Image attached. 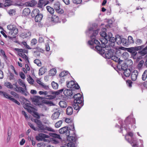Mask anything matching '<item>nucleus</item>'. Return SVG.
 <instances>
[{
	"label": "nucleus",
	"instance_id": "nucleus-1",
	"mask_svg": "<svg viewBox=\"0 0 147 147\" xmlns=\"http://www.w3.org/2000/svg\"><path fill=\"white\" fill-rule=\"evenodd\" d=\"M69 127H64L59 130L60 134H65L68 140L70 141L76 142L77 139L76 137L75 131L73 122L71 123Z\"/></svg>",
	"mask_w": 147,
	"mask_h": 147
},
{
	"label": "nucleus",
	"instance_id": "nucleus-2",
	"mask_svg": "<svg viewBox=\"0 0 147 147\" xmlns=\"http://www.w3.org/2000/svg\"><path fill=\"white\" fill-rule=\"evenodd\" d=\"M34 122L36 123L37 127L40 129L42 130H46L50 131L55 132V130L52 129L51 127H48L46 126L45 127L42 122L40 120L37 119H34Z\"/></svg>",
	"mask_w": 147,
	"mask_h": 147
},
{
	"label": "nucleus",
	"instance_id": "nucleus-3",
	"mask_svg": "<svg viewBox=\"0 0 147 147\" xmlns=\"http://www.w3.org/2000/svg\"><path fill=\"white\" fill-rule=\"evenodd\" d=\"M98 30H95L93 31L92 35L90 36L91 40L88 41V44L90 45H94V44L96 45H100V43L99 41L96 40V36L98 34Z\"/></svg>",
	"mask_w": 147,
	"mask_h": 147
},
{
	"label": "nucleus",
	"instance_id": "nucleus-4",
	"mask_svg": "<svg viewBox=\"0 0 147 147\" xmlns=\"http://www.w3.org/2000/svg\"><path fill=\"white\" fill-rule=\"evenodd\" d=\"M66 85L67 88L75 90L79 89L80 88L78 84L77 83H75L74 81L73 80H71L69 82L67 81Z\"/></svg>",
	"mask_w": 147,
	"mask_h": 147
},
{
	"label": "nucleus",
	"instance_id": "nucleus-5",
	"mask_svg": "<svg viewBox=\"0 0 147 147\" xmlns=\"http://www.w3.org/2000/svg\"><path fill=\"white\" fill-rule=\"evenodd\" d=\"M144 47V45H142L141 46L137 47L136 48L131 47L129 48L128 49L127 51L131 53L133 55H136L137 53L136 51L141 50Z\"/></svg>",
	"mask_w": 147,
	"mask_h": 147
},
{
	"label": "nucleus",
	"instance_id": "nucleus-6",
	"mask_svg": "<svg viewBox=\"0 0 147 147\" xmlns=\"http://www.w3.org/2000/svg\"><path fill=\"white\" fill-rule=\"evenodd\" d=\"M74 102L73 106L74 109L76 110H78L83 106V103H81V101L80 100H74Z\"/></svg>",
	"mask_w": 147,
	"mask_h": 147
},
{
	"label": "nucleus",
	"instance_id": "nucleus-7",
	"mask_svg": "<svg viewBox=\"0 0 147 147\" xmlns=\"http://www.w3.org/2000/svg\"><path fill=\"white\" fill-rule=\"evenodd\" d=\"M60 3L57 1L54 4V7L56 11L58 13L62 14L63 13V10L60 8Z\"/></svg>",
	"mask_w": 147,
	"mask_h": 147
},
{
	"label": "nucleus",
	"instance_id": "nucleus-8",
	"mask_svg": "<svg viewBox=\"0 0 147 147\" xmlns=\"http://www.w3.org/2000/svg\"><path fill=\"white\" fill-rule=\"evenodd\" d=\"M109 36L107 38L108 40H109L110 42L109 43L110 46L111 45L112 46H114L116 41L115 38L112 37V35L111 33H109Z\"/></svg>",
	"mask_w": 147,
	"mask_h": 147
},
{
	"label": "nucleus",
	"instance_id": "nucleus-9",
	"mask_svg": "<svg viewBox=\"0 0 147 147\" xmlns=\"http://www.w3.org/2000/svg\"><path fill=\"white\" fill-rule=\"evenodd\" d=\"M75 90L73 89H66L63 91V94L66 96H71L74 94Z\"/></svg>",
	"mask_w": 147,
	"mask_h": 147
},
{
	"label": "nucleus",
	"instance_id": "nucleus-10",
	"mask_svg": "<svg viewBox=\"0 0 147 147\" xmlns=\"http://www.w3.org/2000/svg\"><path fill=\"white\" fill-rule=\"evenodd\" d=\"M114 50L112 49H110L109 50L107 51L105 54V57L108 59H109L112 58L114 55Z\"/></svg>",
	"mask_w": 147,
	"mask_h": 147
},
{
	"label": "nucleus",
	"instance_id": "nucleus-11",
	"mask_svg": "<svg viewBox=\"0 0 147 147\" xmlns=\"http://www.w3.org/2000/svg\"><path fill=\"white\" fill-rule=\"evenodd\" d=\"M31 35V32L28 30H26L25 31L20 34V36L23 38H27Z\"/></svg>",
	"mask_w": 147,
	"mask_h": 147
},
{
	"label": "nucleus",
	"instance_id": "nucleus-12",
	"mask_svg": "<svg viewBox=\"0 0 147 147\" xmlns=\"http://www.w3.org/2000/svg\"><path fill=\"white\" fill-rule=\"evenodd\" d=\"M49 3L48 1L46 0H39L38 1V7L42 8L43 6H44Z\"/></svg>",
	"mask_w": 147,
	"mask_h": 147
},
{
	"label": "nucleus",
	"instance_id": "nucleus-13",
	"mask_svg": "<svg viewBox=\"0 0 147 147\" xmlns=\"http://www.w3.org/2000/svg\"><path fill=\"white\" fill-rule=\"evenodd\" d=\"M138 74V72L137 71L135 70L132 72L131 74V78L133 81H135L137 77Z\"/></svg>",
	"mask_w": 147,
	"mask_h": 147
},
{
	"label": "nucleus",
	"instance_id": "nucleus-14",
	"mask_svg": "<svg viewBox=\"0 0 147 147\" xmlns=\"http://www.w3.org/2000/svg\"><path fill=\"white\" fill-rule=\"evenodd\" d=\"M73 95V98L74 99V100H80L81 101V103H83V101L82 100V96L79 93L75 94V93Z\"/></svg>",
	"mask_w": 147,
	"mask_h": 147
},
{
	"label": "nucleus",
	"instance_id": "nucleus-15",
	"mask_svg": "<svg viewBox=\"0 0 147 147\" xmlns=\"http://www.w3.org/2000/svg\"><path fill=\"white\" fill-rule=\"evenodd\" d=\"M107 38H102L100 40L101 42V45L102 46L103 48H105L106 47V44L108 42Z\"/></svg>",
	"mask_w": 147,
	"mask_h": 147
},
{
	"label": "nucleus",
	"instance_id": "nucleus-16",
	"mask_svg": "<svg viewBox=\"0 0 147 147\" xmlns=\"http://www.w3.org/2000/svg\"><path fill=\"white\" fill-rule=\"evenodd\" d=\"M37 3V1L34 0H32L25 3V4L26 5H28L29 6L33 7L35 6Z\"/></svg>",
	"mask_w": 147,
	"mask_h": 147
},
{
	"label": "nucleus",
	"instance_id": "nucleus-17",
	"mask_svg": "<svg viewBox=\"0 0 147 147\" xmlns=\"http://www.w3.org/2000/svg\"><path fill=\"white\" fill-rule=\"evenodd\" d=\"M51 19V22L53 23H57L59 21V17L55 15H53Z\"/></svg>",
	"mask_w": 147,
	"mask_h": 147
},
{
	"label": "nucleus",
	"instance_id": "nucleus-18",
	"mask_svg": "<svg viewBox=\"0 0 147 147\" xmlns=\"http://www.w3.org/2000/svg\"><path fill=\"white\" fill-rule=\"evenodd\" d=\"M43 17V15L40 13L36 14L35 16V21L36 22H40L42 19Z\"/></svg>",
	"mask_w": 147,
	"mask_h": 147
},
{
	"label": "nucleus",
	"instance_id": "nucleus-19",
	"mask_svg": "<svg viewBox=\"0 0 147 147\" xmlns=\"http://www.w3.org/2000/svg\"><path fill=\"white\" fill-rule=\"evenodd\" d=\"M104 48L102 47V46L101 45V46L99 45H97L95 46L96 49L102 54L105 53V51L104 49Z\"/></svg>",
	"mask_w": 147,
	"mask_h": 147
},
{
	"label": "nucleus",
	"instance_id": "nucleus-20",
	"mask_svg": "<svg viewBox=\"0 0 147 147\" xmlns=\"http://www.w3.org/2000/svg\"><path fill=\"white\" fill-rule=\"evenodd\" d=\"M45 134L40 133L38 134V135L36 136L35 137L36 140L38 141H42L43 140V139L45 138L44 136Z\"/></svg>",
	"mask_w": 147,
	"mask_h": 147
},
{
	"label": "nucleus",
	"instance_id": "nucleus-21",
	"mask_svg": "<svg viewBox=\"0 0 147 147\" xmlns=\"http://www.w3.org/2000/svg\"><path fill=\"white\" fill-rule=\"evenodd\" d=\"M47 68L44 67H41L39 70V75L41 76L43 75L47 71Z\"/></svg>",
	"mask_w": 147,
	"mask_h": 147
},
{
	"label": "nucleus",
	"instance_id": "nucleus-22",
	"mask_svg": "<svg viewBox=\"0 0 147 147\" xmlns=\"http://www.w3.org/2000/svg\"><path fill=\"white\" fill-rule=\"evenodd\" d=\"M39 13L40 11L38 9H34L31 13V16L32 18L35 17L36 15L38 14Z\"/></svg>",
	"mask_w": 147,
	"mask_h": 147
},
{
	"label": "nucleus",
	"instance_id": "nucleus-23",
	"mask_svg": "<svg viewBox=\"0 0 147 147\" xmlns=\"http://www.w3.org/2000/svg\"><path fill=\"white\" fill-rule=\"evenodd\" d=\"M30 13V10L29 8H25L23 12V15L24 16L28 15Z\"/></svg>",
	"mask_w": 147,
	"mask_h": 147
},
{
	"label": "nucleus",
	"instance_id": "nucleus-24",
	"mask_svg": "<svg viewBox=\"0 0 147 147\" xmlns=\"http://www.w3.org/2000/svg\"><path fill=\"white\" fill-rule=\"evenodd\" d=\"M60 113L59 111L55 112L52 116V118L53 119H56L58 118L59 117Z\"/></svg>",
	"mask_w": 147,
	"mask_h": 147
},
{
	"label": "nucleus",
	"instance_id": "nucleus-25",
	"mask_svg": "<svg viewBox=\"0 0 147 147\" xmlns=\"http://www.w3.org/2000/svg\"><path fill=\"white\" fill-rule=\"evenodd\" d=\"M131 71L129 69H126L123 72V74L124 76L126 77H128L131 74Z\"/></svg>",
	"mask_w": 147,
	"mask_h": 147
},
{
	"label": "nucleus",
	"instance_id": "nucleus-26",
	"mask_svg": "<svg viewBox=\"0 0 147 147\" xmlns=\"http://www.w3.org/2000/svg\"><path fill=\"white\" fill-rule=\"evenodd\" d=\"M0 94H2L5 97L9 99L10 100H11V98H12L11 97V96L9 95L7 93L5 92L0 91Z\"/></svg>",
	"mask_w": 147,
	"mask_h": 147
},
{
	"label": "nucleus",
	"instance_id": "nucleus-27",
	"mask_svg": "<svg viewBox=\"0 0 147 147\" xmlns=\"http://www.w3.org/2000/svg\"><path fill=\"white\" fill-rule=\"evenodd\" d=\"M73 108L71 107H68L66 110V114L68 115H71L73 113Z\"/></svg>",
	"mask_w": 147,
	"mask_h": 147
},
{
	"label": "nucleus",
	"instance_id": "nucleus-28",
	"mask_svg": "<svg viewBox=\"0 0 147 147\" xmlns=\"http://www.w3.org/2000/svg\"><path fill=\"white\" fill-rule=\"evenodd\" d=\"M59 106L62 108H65L67 107V104L65 101H61L59 103Z\"/></svg>",
	"mask_w": 147,
	"mask_h": 147
},
{
	"label": "nucleus",
	"instance_id": "nucleus-29",
	"mask_svg": "<svg viewBox=\"0 0 147 147\" xmlns=\"http://www.w3.org/2000/svg\"><path fill=\"white\" fill-rule=\"evenodd\" d=\"M56 72V69L55 68H53L49 71V76H54L55 75Z\"/></svg>",
	"mask_w": 147,
	"mask_h": 147
},
{
	"label": "nucleus",
	"instance_id": "nucleus-30",
	"mask_svg": "<svg viewBox=\"0 0 147 147\" xmlns=\"http://www.w3.org/2000/svg\"><path fill=\"white\" fill-rule=\"evenodd\" d=\"M122 38L121 36L119 35L117 36H116L115 38V42L118 45L120 44L121 43Z\"/></svg>",
	"mask_w": 147,
	"mask_h": 147
},
{
	"label": "nucleus",
	"instance_id": "nucleus-31",
	"mask_svg": "<svg viewBox=\"0 0 147 147\" xmlns=\"http://www.w3.org/2000/svg\"><path fill=\"white\" fill-rule=\"evenodd\" d=\"M128 45L133 44L134 43V40L132 37L131 36H129L128 37Z\"/></svg>",
	"mask_w": 147,
	"mask_h": 147
},
{
	"label": "nucleus",
	"instance_id": "nucleus-32",
	"mask_svg": "<svg viewBox=\"0 0 147 147\" xmlns=\"http://www.w3.org/2000/svg\"><path fill=\"white\" fill-rule=\"evenodd\" d=\"M47 10L51 14H53L54 12V10L53 8L49 6H47L46 7Z\"/></svg>",
	"mask_w": 147,
	"mask_h": 147
},
{
	"label": "nucleus",
	"instance_id": "nucleus-33",
	"mask_svg": "<svg viewBox=\"0 0 147 147\" xmlns=\"http://www.w3.org/2000/svg\"><path fill=\"white\" fill-rule=\"evenodd\" d=\"M140 53L142 56H144L147 53V45L145 47L143 48L142 50L140 51Z\"/></svg>",
	"mask_w": 147,
	"mask_h": 147
},
{
	"label": "nucleus",
	"instance_id": "nucleus-34",
	"mask_svg": "<svg viewBox=\"0 0 147 147\" xmlns=\"http://www.w3.org/2000/svg\"><path fill=\"white\" fill-rule=\"evenodd\" d=\"M49 135L53 137L57 138L59 139H60L61 138L60 136L59 135L55 133H49Z\"/></svg>",
	"mask_w": 147,
	"mask_h": 147
},
{
	"label": "nucleus",
	"instance_id": "nucleus-35",
	"mask_svg": "<svg viewBox=\"0 0 147 147\" xmlns=\"http://www.w3.org/2000/svg\"><path fill=\"white\" fill-rule=\"evenodd\" d=\"M130 144L133 147H138L137 142L136 140H131Z\"/></svg>",
	"mask_w": 147,
	"mask_h": 147
},
{
	"label": "nucleus",
	"instance_id": "nucleus-36",
	"mask_svg": "<svg viewBox=\"0 0 147 147\" xmlns=\"http://www.w3.org/2000/svg\"><path fill=\"white\" fill-rule=\"evenodd\" d=\"M51 86L54 89H57L58 87V84L54 81H53L51 83Z\"/></svg>",
	"mask_w": 147,
	"mask_h": 147
},
{
	"label": "nucleus",
	"instance_id": "nucleus-37",
	"mask_svg": "<svg viewBox=\"0 0 147 147\" xmlns=\"http://www.w3.org/2000/svg\"><path fill=\"white\" fill-rule=\"evenodd\" d=\"M147 77V70H145L142 76V79L143 81L146 80Z\"/></svg>",
	"mask_w": 147,
	"mask_h": 147
},
{
	"label": "nucleus",
	"instance_id": "nucleus-38",
	"mask_svg": "<svg viewBox=\"0 0 147 147\" xmlns=\"http://www.w3.org/2000/svg\"><path fill=\"white\" fill-rule=\"evenodd\" d=\"M0 55L2 56L4 59H7V57L5 54V51L3 49H0Z\"/></svg>",
	"mask_w": 147,
	"mask_h": 147
},
{
	"label": "nucleus",
	"instance_id": "nucleus-39",
	"mask_svg": "<svg viewBox=\"0 0 147 147\" xmlns=\"http://www.w3.org/2000/svg\"><path fill=\"white\" fill-rule=\"evenodd\" d=\"M16 12V9H10L8 12V13L10 16H12Z\"/></svg>",
	"mask_w": 147,
	"mask_h": 147
},
{
	"label": "nucleus",
	"instance_id": "nucleus-40",
	"mask_svg": "<svg viewBox=\"0 0 147 147\" xmlns=\"http://www.w3.org/2000/svg\"><path fill=\"white\" fill-rule=\"evenodd\" d=\"M100 34L101 36L103 38H107L109 35V33L107 35L105 32L103 31L100 32Z\"/></svg>",
	"mask_w": 147,
	"mask_h": 147
},
{
	"label": "nucleus",
	"instance_id": "nucleus-41",
	"mask_svg": "<svg viewBox=\"0 0 147 147\" xmlns=\"http://www.w3.org/2000/svg\"><path fill=\"white\" fill-rule=\"evenodd\" d=\"M28 124L30 127L33 129L34 131H37L38 130V129L37 128L35 127L34 125L31 123L29 122L28 123Z\"/></svg>",
	"mask_w": 147,
	"mask_h": 147
},
{
	"label": "nucleus",
	"instance_id": "nucleus-42",
	"mask_svg": "<svg viewBox=\"0 0 147 147\" xmlns=\"http://www.w3.org/2000/svg\"><path fill=\"white\" fill-rule=\"evenodd\" d=\"M29 76L28 78H27V80L29 84H33L34 80L30 75H29Z\"/></svg>",
	"mask_w": 147,
	"mask_h": 147
},
{
	"label": "nucleus",
	"instance_id": "nucleus-43",
	"mask_svg": "<svg viewBox=\"0 0 147 147\" xmlns=\"http://www.w3.org/2000/svg\"><path fill=\"white\" fill-rule=\"evenodd\" d=\"M38 96H35L34 97H31L30 98L32 102H38Z\"/></svg>",
	"mask_w": 147,
	"mask_h": 147
},
{
	"label": "nucleus",
	"instance_id": "nucleus-44",
	"mask_svg": "<svg viewBox=\"0 0 147 147\" xmlns=\"http://www.w3.org/2000/svg\"><path fill=\"white\" fill-rule=\"evenodd\" d=\"M62 123V121L60 120L56 122L55 124V127L56 128L59 127Z\"/></svg>",
	"mask_w": 147,
	"mask_h": 147
},
{
	"label": "nucleus",
	"instance_id": "nucleus-45",
	"mask_svg": "<svg viewBox=\"0 0 147 147\" xmlns=\"http://www.w3.org/2000/svg\"><path fill=\"white\" fill-rule=\"evenodd\" d=\"M5 86L11 89L13 88V85L9 82L5 83Z\"/></svg>",
	"mask_w": 147,
	"mask_h": 147
},
{
	"label": "nucleus",
	"instance_id": "nucleus-46",
	"mask_svg": "<svg viewBox=\"0 0 147 147\" xmlns=\"http://www.w3.org/2000/svg\"><path fill=\"white\" fill-rule=\"evenodd\" d=\"M121 43L123 45L125 46L128 45L127 40L125 38H122L121 40Z\"/></svg>",
	"mask_w": 147,
	"mask_h": 147
},
{
	"label": "nucleus",
	"instance_id": "nucleus-47",
	"mask_svg": "<svg viewBox=\"0 0 147 147\" xmlns=\"http://www.w3.org/2000/svg\"><path fill=\"white\" fill-rule=\"evenodd\" d=\"M11 33V34H13L15 35H16L18 34V30L16 26H14V29H13L12 30Z\"/></svg>",
	"mask_w": 147,
	"mask_h": 147
},
{
	"label": "nucleus",
	"instance_id": "nucleus-48",
	"mask_svg": "<svg viewBox=\"0 0 147 147\" xmlns=\"http://www.w3.org/2000/svg\"><path fill=\"white\" fill-rule=\"evenodd\" d=\"M18 84L20 86H22L23 87H26L25 84H24V83L22 81V80L21 79H19L18 80Z\"/></svg>",
	"mask_w": 147,
	"mask_h": 147
},
{
	"label": "nucleus",
	"instance_id": "nucleus-49",
	"mask_svg": "<svg viewBox=\"0 0 147 147\" xmlns=\"http://www.w3.org/2000/svg\"><path fill=\"white\" fill-rule=\"evenodd\" d=\"M7 134H8V137L7 139V142H9V140H10V138H11V131L9 129H8V130L7 131Z\"/></svg>",
	"mask_w": 147,
	"mask_h": 147
},
{
	"label": "nucleus",
	"instance_id": "nucleus-50",
	"mask_svg": "<svg viewBox=\"0 0 147 147\" xmlns=\"http://www.w3.org/2000/svg\"><path fill=\"white\" fill-rule=\"evenodd\" d=\"M144 64V61H140L137 66V68L139 70L141 69L142 67Z\"/></svg>",
	"mask_w": 147,
	"mask_h": 147
},
{
	"label": "nucleus",
	"instance_id": "nucleus-51",
	"mask_svg": "<svg viewBox=\"0 0 147 147\" xmlns=\"http://www.w3.org/2000/svg\"><path fill=\"white\" fill-rule=\"evenodd\" d=\"M111 59L115 62H119V63L120 59L115 55H113L111 58Z\"/></svg>",
	"mask_w": 147,
	"mask_h": 147
},
{
	"label": "nucleus",
	"instance_id": "nucleus-52",
	"mask_svg": "<svg viewBox=\"0 0 147 147\" xmlns=\"http://www.w3.org/2000/svg\"><path fill=\"white\" fill-rule=\"evenodd\" d=\"M32 113L34 114V115L36 116H34V115H32L34 117L38 119H40V116L39 115V114L37 112H35L34 111H33Z\"/></svg>",
	"mask_w": 147,
	"mask_h": 147
},
{
	"label": "nucleus",
	"instance_id": "nucleus-53",
	"mask_svg": "<svg viewBox=\"0 0 147 147\" xmlns=\"http://www.w3.org/2000/svg\"><path fill=\"white\" fill-rule=\"evenodd\" d=\"M14 26H15L10 24L7 26V29L11 31V32H12V30L14 29Z\"/></svg>",
	"mask_w": 147,
	"mask_h": 147
},
{
	"label": "nucleus",
	"instance_id": "nucleus-54",
	"mask_svg": "<svg viewBox=\"0 0 147 147\" xmlns=\"http://www.w3.org/2000/svg\"><path fill=\"white\" fill-rule=\"evenodd\" d=\"M22 44L23 45L24 47L26 49H31L32 48L29 47V46L28 45L26 42H22Z\"/></svg>",
	"mask_w": 147,
	"mask_h": 147
},
{
	"label": "nucleus",
	"instance_id": "nucleus-55",
	"mask_svg": "<svg viewBox=\"0 0 147 147\" xmlns=\"http://www.w3.org/2000/svg\"><path fill=\"white\" fill-rule=\"evenodd\" d=\"M37 42V40L35 38L32 39L31 41V46L35 45Z\"/></svg>",
	"mask_w": 147,
	"mask_h": 147
},
{
	"label": "nucleus",
	"instance_id": "nucleus-56",
	"mask_svg": "<svg viewBox=\"0 0 147 147\" xmlns=\"http://www.w3.org/2000/svg\"><path fill=\"white\" fill-rule=\"evenodd\" d=\"M11 100L12 101V102H15V103L19 105H20V103L17 100H16L15 98H11Z\"/></svg>",
	"mask_w": 147,
	"mask_h": 147
},
{
	"label": "nucleus",
	"instance_id": "nucleus-57",
	"mask_svg": "<svg viewBox=\"0 0 147 147\" xmlns=\"http://www.w3.org/2000/svg\"><path fill=\"white\" fill-rule=\"evenodd\" d=\"M28 105L27 104H26L24 105V108L25 109H27L28 108H30L31 109H35L34 108Z\"/></svg>",
	"mask_w": 147,
	"mask_h": 147
},
{
	"label": "nucleus",
	"instance_id": "nucleus-58",
	"mask_svg": "<svg viewBox=\"0 0 147 147\" xmlns=\"http://www.w3.org/2000/svg\"><path fill=\"white\" fill-rule=\"evenodd\" d=\"M74 3L76 4H79L81 3L82 2V0H72Z\"/></svg>",
	"mask_w": 147,
	"mask_h": 147
},
{
	"label": "nucleus",
	"instance_id": "nucleus-59",
	"mask_svg": "<svg viewBox=\"0 0 147 147\" xmlns=\"http://www.w3.org/2000/svg\"><path fill=\"white\" fill-rule=\"evenodd\" d=\"M49 92H50V93L52 94H54V96H56L58 94V93L57 91H50Z\"/></svg>",
	"mask_w": 147,
	"mask_h": 147
},
{
	"label": "nucleus",
	"instance_id": "nucleus-60",
	"mask_svg": "<svg viewBox=\"0 0 147 147\" xmlns=\"http://www.w3.org/2000/svg\"><path fill=\"white\" fill-rule=\"evenodd\" d=\"M33 49H36L37 50V51L38 52H40L42 53L44 51L43 49L38 47H37L36 48H34Z\"/></svg>",
	"mask_w": 147,
	"mask_h": 147
},
{
	"label": "nucleus",
	"instance_id": "nucleus-61",
	"mask_svg": "<svg viewBox=\"0 0 147 147\" xmlns=\"http://www.w3.org/2000/svg\"><path fill=\"white\" fill-rule=\"evenodd\" d=\"M20 76L22 79H24L25 78V75L22 72H21L20 73Z\"/></svg>",
	"mask_w": 147,
	"mask_h": 147
},
{
	"label": "nucleus",
	"instance_id": "nucleus-62",
	"mask_svg": "<svg viewBox=\"0 0 147 147\" xmlns=\"http://www.w3.org/2000/svg\"><path fill=\"white\" fill-rule=\"evenodd\" d=\"M34 63H35L38 66H40V65L39 63L40 62V61L39 60L36 59L34 60Z\"/></svg>",
	"mask_w": 147,
	"mask_h": 147
},
{
	"label": "nucleus",
	"instance_id": "nucleus-63",
	"mask_svg": "<svg viewBox=\"0 0 147 147\" xmlns=\"http://www.w3.org/2000/svg\"><path fill=\"white\" fill-rule=\"evenodd\" d=\"M40 85L42 86V88H44L46 90H47L48 89H49V88L48 86L44 85V84H40Z\"/></svg>",
	"mask_w": 147,
	"mask_h": 147
},
{
	"label": "nucleus",
	"instance_id": "nucleus-64",
	"mask_svg": "<svg viewBox=\"0 0 147 147\" xmlns=\"http://www.w3.org/2000/svg\"><path fill=\"white\" fill-rule=\"evenodd\" d=\"M22 113L24 115L26 119H28V116L26 114L25 111H22Z\"/></svg>",
	"mask_w": 147,
	"mask_h": 147
}]
</instances>
